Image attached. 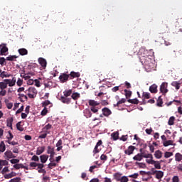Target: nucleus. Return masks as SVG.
I'll return each instance as SVG.
<instances>
[{"instance_id":"obj_1","label":"nucleus","mask_w":182,"mask_h":182,"mask_svg":"<svg viewBox=\"0 0 182 182\" xmlns=\"http://www.w3.org/2000/svg\"><path fill=\"white\" fill-rule=\"evenodd\" d=\"M139 54L141 55L139 58L141 63L145 66L146 69H150V70H151V69H153V63H151V60L149 58V56H150V55H149V50L144 48H140Z\"/></svg>"},{"instance_id":"obj_2","label":"nucleus","mask_w":182,"mask_h":182,"mask_svg":"<svg viewBox=\"0 0 182 182\" xmlns=\"http://www.w3.org/2000/svg\"><path fill=\"white\" fill-rule=\"evenodd\" d=\"M16 85V78L14 77L11 79H4L2 82H0V96H6V87L8 85L10 87H12Z\"/></svg>"},{"instance_id":"obj_3","label":"nucleus","mask_w":182,"mask_h":182,"mask_svg":"<svg viewBox=\"0 0 182 182\" xmlns=\"http://www.w3.org/2000/svg\"><path fill=\"white\" fill-rule=\"evenodd\" d=\"M9 48L6 46V43H2L0 44V56H6L8 55V52ZM0 65L1 66H4L5 65V58L0 57ZM2 72V70L0 68V73Z\"/></svg>"},{"instance_id":"obj_4","label":"nucleus","mask_w":182,"mask_h":182,"mask_svg":"<svg viewBox=\"0 0 182 182\" xmlns=\"http://www.w3.org/2000/svg\"><path fill=\"white\" fill-rule=\"evenodd\" d=\"M29 166L31 167L30 170H38V173H42L43 174H46V170L43 169V167H45V165L43 164L36 163V162H31L29 164Z\"/></svg>"},{"instance_id":"obj_5","label":"nucleus","mask_w":182,"mask_h":182,"mask_svg":"<svg viewBox=\"0 0 182 182\" xmlns=\"http://www.w3.org/2000/svg\"><path fill=\"white\" fill-rule=\"evenodd\" d=\"M50 129H52V124H48L46 125L40 132L41 134L38 136V139H46L48 134H50Z\"/></svg>"},{"instance_id":"obj_6","label":"nucleus","mask_w":182,"mask_h":182,"mask_svg":"<svg viewBox=\"0 0 182 182\" xmlns=\"http://www.w3.org/2000/svg\"><path fill=\"white\" fill-rule=\"evenodd\" d=\"M25 93L30 99H35L36 97V95H38V90H36V88L31 87L25 91Z\"/></svg>"},{"instance_id":"obj_7","label":"nucleus","mask_w":182,"mask_h":182,"mask_svg":"<svg viewBox=\"0 0 182 182\" xmlns=\"http://www.w3.org/2000/svg\"><path fill=\"white\" fill-rule=\"evenodd\" d=\"M167 87H168V83L166 82H162L160 86V92L162 95H166V93L168 92Z\"/></svg>"},{"instance_id":"obj_8","label":"nucleus","mask_w":182,"mask_h":182,"mask_svg":"<svg viewBox=\"0 0 182 182\" xmlns=\"http://www.w3.org/2000/svg\"><path fill=\"white\" fill-rule=\"evenodd\" d=\"M151 171L153 172L152 174H156V178H157L158 180L163 178L164 176V172L162 171H154V168H152Z\"/></svg>"},{"instance_id":"obj_9","label":"nucleus","mask_w":182,"mask_h":182,"mask_svg":"<svg viewBox=\"0 0 182 182\" xmlns=\"http://www.w3.org/2000/svg\"><path fill=\"white\" fill-rule=\"evenodd\" d=\"M70 75L66 73H61L59 76L60 83H65L69 80Z\"/></svg>"},{"instance_id":"obj_10","label":"nucleus","mask_w":182,"mask_h":182,"mask_svg":"<svg viewBox=\"0 0 182 182\" xmlns=\"http://www.w3.org/2000/svg\"><path fill=\"white\" fill-rule=\"evenodd\" d=\"M168 31H169L168 26L165 23H162V25L159 28V33L161 34L168 33Z\"/></svg>"},{"instance_id":"obj_11","label":"nucleus","mask_w":182,"mask_h":182,"mask_svg":"<svg viewBox=\"0 0 182 182\" xmlns=\"http://www.w3.org/2000/svg\"><path fill=\"white\" fill-rule=\"evenodd\" d=\"M4 157L6 160H9L10 159H15L16 157V156L14 155V154L12 153V151H6L4 153Z\"/></svg>"},{"instance_id":"obj_12","label":"nucleus","mask_w":182,"mask_h":182,"mask_svg":"<svg viewBox=\"0 0 182 182\" xmlns=\"http://www.w3.org/2000/svg\"><path fill=\"white\" fill-rule=\"evenodd\" d=\"M134 150H136V146L131 145L124 151V153L127 154V156H131V154H133L134 152Z\"/></svg>"},{"instance_id":"obj_13","label":"nucleus","mask_w":182,"mask_h":182,"mask_svg":"<svg viewBox=\"0 0 182 182\" xmlns=\"http://www.w3.org/2000/svg\"><path fill=\"white\" fill-rule=\"evenodd\" d=\"M60 100V102H62V103H65V105H70V103L72 102V98L61 96Z\"/></svg>"},{"instance_id":"obj_14","label":"nucleus","mask_w":182,"mask_h":182,"mask_svg":"<svg viewBox=\"0 0 182 182\" xmlns=\"http://www.w3.org/2000/svg\"><path fill=\"white\" fill-rule=\"evenodd\" d=\"M102 112L103 116H105V117H109V116L112 114V111L110 110V109L107 107L102 108Z\"/></svg>"},{"instance_id":"obj_15","label":"nucleus","mask_w":182,"mask_h":182,"mask_svg":"<svg viewBox=\"0 0 182 182\" xmlns=\"http://www.w3.org/2000/svg\"><path fill=\"white\" fill-rule=\"evenodd\" d=\"M38 63L41 65V66L43 67V69H46V66L48 65V62L46 61V59L43 58H39Z\"/></svg>"},{"instance_id":"obj_16","label":"nucleus","mask_w":182,"mask_h":182,"mask_svg":"<svg viewBox=\"0 0 182 182\" xmlns=\"http://www.w3.org/2000/svg\"><path fill=\"white\" fill-rule=\"evenodd\" d=\"M47 154H50V159H53L55 156V149L50 146H48Z\"/></svg>"},{"instance_id":"obj_17","label":"nucleus","mask_w":182,"mask_h":182,"mask_svg":"<svg viewBox=\"0 0 182 182\" xmlns=\"http://www.w3.org/2000/svg\"><path fill=\"white\" fill-rule=\"evenodd\" d=\"M171 85L175 87L176 90H180V87H181V83L178 81H173Z\"/></svg>"},{"instance_id":"obj_18","label":"nucleus","mask_w":182,"mask_h":182,"mask_svg":"<svg viewBox=\"0 0 182 182\" xmlns=\"http://www.w3.org/2000/svg\"><path fill=\"white\" fill-rule=\"evenodd\" d=\"M150 92H144L142 94V102L144 105H146V99H150Z\"/></svg>"},{"instance_id":"obj_19","label":"nucleus","mask_w":182,"mask_h":182,"mask_svg":"<svg viewBox=\"0 0 182 182\" xmlns=\"http://www.w3.org/2000/svg\"><path fill=\"white\" fill-rule=\"evenodd\" d=\"M49 159V156L46 154H43L40 156L41 163V164H45L48 161V159Z\"/></svg>"},{"instance_id":"obj_20","label":"nucleus","mask_w":182,"mask_h":182,"mask_svg":"<svg viewBox=\"0 0 182 182\" xmlns=\"http://www.w3.org/2000/svg\"><path fill=\"white\" fill-rule=\"evenodd\" d=\"M46 149V146L38 147L36 152V156H41V154H42V153H43L45 151Z\"/></svg>"},{"instance_id":"obj_21","label":"nucleus","mask_w":182,"mask_h":182,"mask_svg":"<svg viewBox=\"0 0 182 182\" xmlns=\"http://www.w3.org/2000/svg\"><path fill=\"white\" fill-rule=\"evenodd\" d=\"M70 79H74V77H80V73L73 71L69 75Z\"/></svg>"},{"instance_id":"obj_22","label":"nucleus","mask_w":182,"mask_h":182,"mask_svg":"<svg viewBox=\"0 0 182 182\" xmlns=\"http://www.w3.org/2000/svg\"><path fill=\"white\" fill-rule=\"evenodd\" d=\"M84 116L87 118L89 119L92 117V111L89 109H85L84 110Z\"/></svg>"},{"instance_id":"obj_23","label":"nucleus","mask_w":182,"mask_h":182,"mask_svg":"<svg viewBox=\"0 0 182 182\" xmlns=\"http://www.w3.org/2000/svg\"><path fill=\"white\" fill-rule=\"evenodd\" d=\"M149 92H151V93H157V85L153 84L152 85H151L149 87Z\"/></svg>"},{"instance_id":"obj_24","label":"nucleus","mask_w":182,"mask_h":182,"mask_svg":"<svg viewBox=\"0 0 182 182\" xmlns=\"http://www.w3.org/2000/svg\"><path fill=\"white\" fill-rule=\"evenodd\" d=\"M15 176H16V173L12 171L10 173L5 174L4 178H6V180H9V178H12V177H15Z\"/></svg>"},{"instance_id":"obj_25","label":"nucleus","mask_w":182,"mask_h":182,"mask_svg":"<svg viewBox=\"0 0 182 182\" xmlns=\"http://www.w3.org/2000/svg\"><path fill=\"white\" fill-rule=\"evenodd\" d=\"M88 103L92 107H96V106H99V105H100L99 102L95 101V100H90Z\"/></svg>"},{"instance_id":"obj_26","label":"nucleus","mask_w":182,"mask_h":182,"mask_svg":"<svg viewBox=\"0 0 182 182\" xmlns=\"http://www.w3.org/2000/svg\"><path fill=\"white\" fill-rule=\"evenodd\" d=\"M49 160H50V163L48 165V168L52 170V168H53V167H56L57 164L55 162L53 161V159L52 158H50Z\"/></svg>"},{"instance_id":"obj_27","label":"nucleus","mask_w":182,"mask_h":182,"mask_svg":"<svg viewBox=\"0 0 182 182\" xmlns=\"http://www.w3.org/2000/svg\"><path fill=\"white\" fill-rule=\"evenodd\" d=\"M18 52L21 56H25V55H28V50H26V48H20L18 50Z\"/></svg>"},{"instance_id":"obj_28","label":"nucleus","mask_w":182,"mask_h":182,"mask_svg":"<svg viewBox=\"0 0 182 182\" xmlns=\"http://www.w3.org/2000/svg\"><path fill=\"white\" fill-rule=\"evenodd\" d=\"M11 76L12 75L11 74H8L5 71H1L0 73V77H1V79H4V77H11Z\"/></svg>"},{"instance_id":"obj_29","label":"nucleus","mask_w":182,"mask_h":182,"mask_svg":"<svg viewBox=\"0 0 182 182\" xmlns=\"http://www.w3.org/2000/svg\"><path fill=\"white\" fill-rule=\"evenodd\" d=\"M49 105H50L49 107H52V102H50V101L48 100L41 103L42 107H44V108L49 106Z\"/></svg>"},{"instance_id":"obj_30","label":"nucleus","mask_w":182,"mask_h":182,"mask_svg":"<svg viewBox=\"0 0 182 182\" xmlns=\"http://www.w3.org/2000/svg\"><path fill=\"white\" fill-rule=\"evenodd\" d=\"M17 58H18V56H16V55H9V56L6 57L5 60H9L10 62H14L15 60H16Z\"/></svg>"},{"instance_id":"obj_31","label":"nucleus","mask_w":182,"mask_h":182,"mask_svg":"<svg viewBox=\"0 0 182 182\" xmlns=\"http://www.w3.org/2000/svg\"><path fill=\"white\" fill-rule=\"evenodd\" d=\"M133 160H134L135 161H141V160H143L141 154L140 153L137 154L133 157Z\"/></svg>"},{"instance_id":"obj_32","label":"nucleus","mask_w":182,"mask_h":182,"mask_svg":"<svg viewBox=\"0 0 182 182\" xmlns=\"http://www.w3.org/2000/svg\"><path fill=\"white\" fill-rule=\"evenodd\" d=\"M156 106L159 107H163V99L161 96H159L157 101H156Z\"/></svg>"},{"instance_id":"obj_33","label":"nucleus","mask_w":182,"mask_h":182,"mask_svg":"<svg viewBox=\"0 0 182 182\" xmlns=\"http://www.w3.org/2000/svg\"><path fill=\"white\" fill-rule=\"evenodd\" d=\"M79 98H80V94L78 92H74L71 95V99H73V100H77Z\"/></svg>"},{"instance_id":"obj_34","label":"nucleus","mask_w":182,"mask_h":182,"mask_svg":"<svg viewBox=\"0 0 182 182\" xmlns=\"http://www.w3.org/2000/svg\"><path fill=\"white\" fill-rule=\"evenodd\" d=\"M12 123H14V118L11 117L7 119V127H10V129L12 130Z\"/></svg>"},{"instance_id":"obj_35","label":"nucleus","mask_w":182,"mask_h":182,"mask_svg":"<svg viewBox=\"0 0 182 182\" xmlns=\"http://www.w3.org/2000/svg\"><path fill=\"white\" fill-rule=\"evenodd\" d=\"M124 92L125 93L126 99H129V98L132 97V95L133 94V92H132V91H130L129 90H124Z\"/></svg>"},{"instance_id":"obj_36","label":"nucleus","mask_w":182,"mask_h":182,"mask_svg":"<svg viewBox=\"0 0 182 182\" xmlns=\"http://www.w3.org/2000/svg\"><path fill=\"white\" fill-rule=\"evenodd\" d=\"M73 92V91H72V90H65L63 92L64 97H69V96H70Z\"/></svg>"},{"instance_id":"obj_37","label":"nucleus","mask_w":182,"mask_h":182,"mask_svg":"<svg viewBox=\"0 0 182 182\" xmlns=\"http://www.w3.org/2000/svg\"><path fill=\"white\" fill-rule=\"evenodd\" d=\"M141 154L142 159H152V154H146L145 152L140 153Z\"/></svg>"},{"instance_id":"obj_38","label":"nucleus","mask_w":182,"mask_h":182,"mask_svg":"<svg viewBox=\"0 0 182 182\" xmlns=\"http://www.w3.org/2000/svg\"><path fill=\"white\" fill-rule=\"evenodd\" d=\"M5 150H6V146H5V143L4 142V141H2L0 143V151H1V153H4V151H5Z\"/></svg>"},{"instance_id":"obj_39","label":"nucleus","mask_w":182,"mask_h":182,"mask_svg":"<svg viewBox=\"0 0 182 182\" xmlns=\"http://www.w3.org/2000/svg\"><path fill=\"white\" fill-rule=\"evenodd\" d=\"M154 156L156 157V159H161L162 156H163V153H161V151L158 150L155 151Z\"/></svg>"},{"instance_id":"obj_40","label":"nucleus","mask_w":182,"mask_h":182,"mask_svg":"<svg viewBox=\"0 0 182 182\" xmlns=\"http://www.w3.org/2000/svg\"><path fill=\"white\" fill-rule=\"evenodd\" d=\"M173 140H168V141H164L163 142V144L164 146V147H168V146H173Z\"/></svg>"},{"instance_id":"obj_41","label":"nucleus","mask_w":182,"mask_h":182,"mask_svg":"<svg viewBox=\"0 0 182 182\" xmlns=\"http://www.w3.org/2000/svg\"><path fill=\"white\" fill-rule=\"evenodd\" d=\"M153 165L154 166L155 168H157V170L161 169V165L160 164V161H154V163L153 164Z\"/></svg>"},{"instance_id":"obj_42","label":"nucleus","mask_w":182,"mask_h":182,"mask_svg":"<svg viewBox=\"0 0 182 182\" xmlns=\"http://www.w3.org/2000/svg\"><path fill=\"white\" fill-rule=\"evenodd\" d=\"M128 103H132V105H139V100L137 98L129 99L127 100Z\"/></svg>"},{"instance_id":"obj_43","label":"nucleus","mask_w":182,"mask_h":182,"mask_svg":"<svg viewBox=\"0 0 182 182\" xmlns=\"http://www.w3.org/2000/svg\"><path fill=\"white\" fill-rule=\"evenodd\" d=\"M114 178L115 180H117V181H120L121 178H122V174L119 173H115L114 174Z\"/></svg>"},{"instance_id":"obj_44","label":"nucleus","mask_w":182,"mask_h":182,"mask_svg":"<svg viewBox=\"0 0 182 182\" xmlns=\"http://www.w3.org/2000/svg\"><path fill=\"white\" fill-rule=\"evenodd\" d=\"M175 120H176V118L174 117H171L168 122V126H173L174 124Z\"/></svg>"},{"instance_id":"obj_45","label":"nucleus","mask_w":182,"mask_h":182,"mask_svg":"<svg viewBox=\"0 0 182 182\" xmlns=\"http://www.w3.org/2000/svg\"><path fill=\"white\" fill-rule=\"evenodd\" d=\"M25 166L23 164H16L14 165V168H16V170H19V168H23Z\"/></svg>"},{"instance_id":"obj_46","label":"nucleus","mask_w":182,"mask_h":182,"mask_svg":"<svg viewBox=\"0 0 182 182\" xmlns=\"http://www.w3.org/2000/svg\"><path fill=\"white\" fill-rule=\"evenodd\" d=\"M112 138L114 141H116L119 139V132H114L111 134Z\"/></svg>"},{"instance_id":"obj_47","label":"nucleus","mask_w":182,"mask_h":182,"mask_svg":"<svg viewBox=\"0 0 182 182\" xmlns=\"http://www.w3.org/2000/svg\"><path fill=\"white\" fill-rule=\"evenodd\" d=\"M6 106L7 109H12V107H14V104L9 101H6Z\"/></svg>"},{"instance_id":"obj_48","label":"nucleus","mask_w":182,"mask_h":182,"mask_svg":"<svg viewBox=\"0 0 182 182\" xmlns=\"http://www.w3.org/2000/svg\"><path fill=\"white\" fill-rule=\"evenodd\" d=\"M9 164V162L8 161L0 159V166H8Z\"/></svg>"},{"instance_id":"obj_49","label":"nucleus","mask_w":182,"mask_h":182,"mask_svg":"<svg viewBox=\"0 0 182 182\" xmlns=\"http://www.w3.org/2000/svg\"><path fill=\"white\" fill-rule=\"evenodd\" d=\"M16 129L19 130V132H23V127H21V122L16 124Z\"/></svg>"},{"instance_id":"obj_50","label":"nucleus","mask_w":182,"mask_h":182,"mask_svg":"<svg viewBox=\"0 0 182 182\" xmlns=\"http://www.w3.org/2000/svg\"><path fill=\"white\" fill-rule=\"evenodd\" d=\"M21 180V178L16 177L11 179L9 182H22Z\"/></svg>"},{"instance_id":"obj_51","label":"nucleus","mask_w":182,"mask_h":182,"mask_svg":"<svg viewBox=\"0 0 182 182\" xmlns=\"http://www.w3.org/2000/svg\"><path fill=\"white\" fill-rule=\"evenodd\" d=\"M171 156H173V152L166 151L164 154L165 159H168V157H171Z\"/></svg>"},{"instance_id":"obj_52","label":"nucleus","mask_w":182,"mask_h":182,"mask_svg":"<svg viewBox=\"0 0 182 182\" xmlns=\"http://www.w3.org/2000/svg\"><path fill=\"white\" fill-rule=\"evenodd\" d=\"M90 111L92 112V113H97V112H99V108L96 107H91Z\"/></svg>"},{"instance_id":"obj_53","label":"nucleus","mask_w":182,"mask_h":182,"mask_svg":"<svg viewBox=\"0 0 182 182\" xmlns=\"http://www.w3.org/2000/svg\"><path fill=\"white\" fill-rule=\"evenodd\" d=\"M120 182H129V178L127 176H122L119 181Z\"/></svg>"},{"instance_id":"obj_54","label":"nucleus","mask_w":182,"mask_h":182,"mask_svg":"<svg viewBox=\"0 0 182 182\" xmlns=\"http://www.w3.org/2000/svg\"><path fill=\"white\" fill-rule=\"evenodd\" d=\"M48 114V108L45 107L42 111H41V116H46Z\"/></svg>"},{"instance_id":"obj_55","label":"nucleus","mask_w":182,"mask_h":182,"mask_svg":"<svg viewBox=\"0 0 182 182\" xmlns=\"http://www.w3.org/2000/svg\"><path fill=\"white\" fill-rule=\"evenodd\" d=\"M62 144H63V142L62 141V139H60L58 141L57 144H55L56 147H63L62 146Z\"/></svg>"},{"instance_id":"obj_56","label":"nucleus","mask_w":182,"mask_h":182,"mask_svg":"<svg viewBox=\"0 0 182 182\" xmlns=\"http://www.w3.org/2000/svg\"><path fill=\"white\" fill-rule=\"evenodd\" d=\"M146 162L148 164H154V160H153V155H152V158H150V159H146Z\"/></svg>"},{"instance_id":"obj_57","label":"nucleus","mask_w":182,"mask_h":182,"mask_svg":"<svg viewBox=\"0 0 182 182\" xmlns=\"http://www.w3.org/2000/svg\"><path fill=\"white\" fill-rule=\"evenodd\" d=\"M31 161H39V156L34 155L31 158Z\"/></svg>"},{"instance_id":"obj_58","label":"nucleus","mask_w":182,"mask_h":182,"mask_svg":"<svg viewBox=\"0 0 182 182\" xmlns=\"http://www.w3.org/2000/svg\"><path fill=\"white\" fill-rule=\"evenodd\" d=\"M19 161H20L19 159H13L10 160V162L11 163V164H18Z\"/></svg>"},{"instance_id":"obj_59","label":"nucleus","mask_w":182,"mask_h":182,"mask_svg":"<svg viewBox=\"0 0 182 182\" xmlns=\"http://www.w3.org/2000/svg\"><path fill=\"white\" fill-rule=\"evenodd\" d=\"M16 83L17 86H22L23 85V80L18 78Z\"/></svg>"},{"instance_id":"obj_60","label":"nucleus","mask_w":182,"mask_h":182,"mask_svg":"<svg viewBox=\"0 0 182 182\" xmlns=\"http://www.w3.org/2000/svg\"><path fill=\"white\" fill-rule=\"evenodd\" d=\"M128 177H129L130 178H137V177H139V173H135L134 174L129 175Z\"/></svg>"},{"instance_id":"obj_61","label":"nucleus","mask_w":182,"mask_h":182,"mask_svg":"<svg viewBox=\"0 0 182 182\" xmlns=\"http://www.w3.org/2000/svg\"><path fill=\"white\" fill-rule=\"evenodd\" d=\"M100 160H102V161L105 162L107 160V156L105 154H102L100 156Z\"/></svg>"},{"instance_id":"obj_62","label":"nucleus","mask_w":182,"mask_h":182,"mask_svg":"<svg viewBox=\"0 0 182 182\" xmlns=\"http://www.w3.org/2000/svg\"><path fill=\"white\" fill-rule=\"evenodd\" d=\"M23 105L21 106L16 112V114H19V113H22V112H23Z\"/></svg>"},{"instance_id":"obj_63","label":"nucleus","mask_w":182,"mask_h":182,"mask_svg":"<svg viewBox=\"0 0 182 182\" xmlns=\"http://www.w3.org/2000/svg\"><path fill=\"white\" fill-rule=\"evenodd\" d=\"M9 171V168H8V166L4 167L2 171H1V173L2 174H5V173H8Z\"/></svg>"},{"instance_id":"obj_64","label":"nucleus","mask_w":182,"mask_h":182,"mask_svg":"<svg viewBox=\"0 0 182 182\" xmlns=\"http://www.w3.org/2000/svg\"><path fill=\"white\" fill-rule=\"evenodd\" d=\"M173 182H178L180 181V178H178V176H174L172 178Z\"/></svg>"}]
</instances>
